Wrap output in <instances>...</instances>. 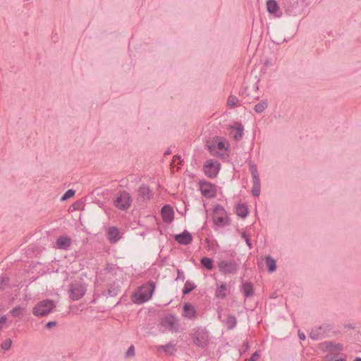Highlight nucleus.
Here are the masks:
<instances>
[{
	"label": "nucleus",
	"instance_id": "obj_1",
	"mask_svg": "<svg viewBox=\"0 0 361 361\" xmlns=\"http://www.w3.org/2000/svg\"><path fill=\"white\" fill-rule=\"evenodd\" d=\"M155 289V284L153 281H149L140 287L139 293L133 295V302L137 304H142L149 300Z\"/></svg>",
	"mask_w": 361,
	"mask_h": 361
},
{
	"label": "nucleus",
	"instance_id": "obj_2",
	"mask_svg": "<svg viewBox=\"0 0 361 361\" xmlns=\"http://www.w3.org/2000/svg\"><path fill=\"white\" fill-rule=\"evenodd\" d=\"M333 325L330 324H323L319 326L314 327L310 336L313 340H319L325 337H330L334 334Z\"/></svg>",
	"mask_w": 361,
	"mask_h": 361
},
{
	"label": "nucleus",
	"instance_id": "obj_3",
	"mask_svg": "<svg viewBox=\"0 0 361 361\" xmlns=\"http://www.w3.org/2000/svg\"><path fill=\"white\" fill-rule=\"evenodd\" d=\"M55 307L54 300L47 299L37 304L33 307L32 312L35 316L44 317L49 314Z\"/></svg>",
	"mask_w": 361,
	"mask_h": 361
},
{
	"label": "nucleus",
	"instance_id": "obj_4",
	"mask_svg": "<svg viewBox=\"0 0 361 361\" xmlns=\"http://www.w3.org/2000/svg\"><path fill=\"white\" fill-rule=\"evenodd\" d=\"M132 197L126 190L120 191L115 200V207L120 210H127L131 205Z\"/></svg>",
	"mask_w": 361,
	"mask_h": 361
},
{
	"label": "nucleus",
	"instance_id": "obj_5",
	"mask_svg": "<svg viewBox=\"0 0 361 361\" xmlns=\"http://www.w3.org/2000/svg\"><path fill=\"white\" fill-rule=\"evenodd\" d=\"M192 337L194 343L200 348H204L209 343V333L205 329L197 328L195 330Z\"/></svg>",
	"mask_w": 361,
	"mask_h": 361
},
{
	"label": "nucleus",
	"instance_id": "obj_6",
	"mask_svg": "<svg viewBox=\"0 0 361 361\" xmlns=\"http://www.w3.org/2000/svg\"><path fill=\"white\" fill-rule=\"evenodd\" d=\"M86 288L80 281H75L69 286L70 298L73 300L81 299L85 294Z\"/></svg>",
	"mask_w": 361,
	"mask_h": 361
},
{
	"label": "nucleus",
	"instance_id": "obj_7",
	"mask_svg": "<svg viewBox=\"0 0 361 361\" xmlns=\"http://www.w3.org/2000/svg\"><path fill=\"white\" fill-rule=\"evenodd\" d=\"M217 266L223 274H235L238 267L234 260H221L218 262Z\"/></svg>",
	"mask_w": 361,
	"mask_h": 361
},
{
	"label": "nucleus",
	"instance_id": "obj_8",
	"mask_svg": "<svg viewBox=\"0 0 361 361\" xmlns=\"http://www.w3.org/2000/svg\"><path fill=\"white\" fill-rule=\"evenodd\" d=\"M200 189L202 195L207 197H214L216 193L215 185L208 182H200Z\"/></svg>",
	"mask_w": 361,
	"mask_h": 361
},
{
	"label": "nucleus",
	"instance_id": "obj_9",
	"mask_svg": "<svg viewBox=\"0 0 361 361\" xmlns=\"http://www.w3.org/2000/svg\"><path fill=\"white\" fill-rule=\"evenodd\" d=\"M153 197L152 190L145 184H142L138 188L137 200L140 202H146Z\"/></svg>",
	"mask_w": 361,
	"mask_h": 361
},
{
	"label": "nucleus",
	"instance_id": "obj_10",
	"mask_svg": "<svg viewBox=\"0 0 361 361\" xmlns=\"http://www.w3.org/2000/svg\"><path fill=\"white\" fill-rule=\"evenodd\" d=\"M226 211L221 206L217 205L214 208V221L217 225H225L226 222V219L225 218Z\"/></svg>",
	"mask_w": 361,
	"mask_h": 361
},
{
	"label": "nucleus",
	"instance_id": "obj_11",
	"mask_svg": "<svg viewBox=\"0 0 361 361\" xmlns=\"http://www.w3.org/2000/svg\"><path fill=\"white\" fill-rule=\"evenodd\" d=\"M217 166V161H207L204 166V171L206 176L209 178H214L219 171Z\"/></svg>",
	"mask_w": 361,
	"mask_h": 361
},
{
	"label": "nucleus",
	"instance_id": "obj_12",
	"mask_svg": "<svg viewBox=\"0 0 361 361\" xmlns=\"http://www.w3.org/2000/svg\"><path fill=\"white\" fill-rule=\"evenodd\" d=\"M244 127L242 123L236 122L233 126H230V134L235 140H239L243 135Z\"/></svg>",
	"mask_w": 361,
	"mask_h": 361
},
{
	"label": "nucleus",
	"instance_id": "obj_13",
	"mask_svg": "<svg viewBox=\"0 0 361 361\" xmlns=\"http://www.w3.org/2000/svg\"><path fill=\"white\" fill-rule=\"evenodd\" d=\"M174 239L179 244L187 245L192 242V235L188 231H184L183 233L180 234L175 235Z\"/></svg>",
	"mask_w": 361,
	"mask_h": 361
},
{
	"label": "nucleus",
	"instance_id": "obj_14",
	"mask_svg": "<svg viewBox=\"0 0 361 361\" xmlns=\"http://www.w3.org/2000/svg\"><path fill=\"white\" fill-rule=\"evenodd\" d=\"M56 245L59 249L67 250L71 245V239L68 236H59L56 241Z\"/></svg>",
	"mask_w": 361,
	"mask_h": 361
},
{
	"label": "nucleus",
	"instance_id": "obj_15",
	"mask_svg": "<svg viewBox=\"0 0 361 361\" xmlns=\"http://www.w3.org/2000/svg\"><path fill=\"white\" fill-rule=\"evenodd\" d=\"M161 324L166 328H168L171 331H177V326L176 323V318L173 315L166 317L161 322Z\"/></svg>",
	"mask_w": 361,
	"mask_h": 361
},
{
	"label": "nucleus",
	"instance_id": "obj_16",
	"mask_svg": "<svg viewBox=\"0 0 361 361\" xmlns=\"http://www.w3.org/2000/svg\"><path fill=\"white\" fill-rule=\"evenodd\" d=\"M163 219L166 222H171L173 219V211L169 205H164L161 209Z\"/></svg>",
	"mask_w": 361,
	"mask_h": 361
},
{
	"label": "nucleus",
	"instance_id": "obj_17",
	"mask_svg": "<svg viewBox=\"0 0 361 361\" xmlns=\"http://www.w3.org/2000/svg\"><path fill=\"white\" fill-rule=\"evenodd\" d=\"M119 231L116 227L112 226L108 229L107 238L111 243H116L119 240Z\"/></svg>",
	"mask_w": 361,
	"mask_h": 361
},
{
	"label": "nucleus",
	"instance_id": "obj_18",
	"mask_svg": "<svg viewBox=\"0 0 361 361\" xmlns=\"http://www.w3.org/2000/svg\"><path fill=\"white\" fill-rule=\"evenodd\" d=\"M183 310H184L183 315L186 317L192 318L195 317V315L196 314V311H195L194 307L189 303L185 304Z\"/></svg>",
	"mask_w": 361,
	"mask_h": 361
},
{
	"label": "nucleus",
	"instance_id": "obj_19",
	"mask_svg": "<svg viewBox=\"0 0 361 361\" xmlns=\"http://www.w3.org/2000/svg\"><path fill=\"white\" fill-rule=\"evenodd\" d=\"M163 349L164 351L168 355H172L176 351V343L170 342L164 345H161L159 349Z\"/></svg>",
	"mask_w": 361,
	"mask_h": 361
},
{
	"label": "nucleus",
	"instance_id": "obj_20",
	"mask_svg": "<svg viewBox=\"0 0 361 361\" xmlns=\"http://www.w3.org/2000/svg\"><path fill=\"white\" fill-rule=\"evenodd\" d=\"M225 324L227 326V329H233L237 323L236 318L234 315L228 314L225 321Z\"/></svg>",
	"mask_w": 361,
	"mask_h": 361
},
{
	"label": "nucleus",
	"instance_id": "obj_21",
	"mask_svg": "<svg viewBox=\"0 0 361 361\" xmlns=\"http://www.w3.org/2000/svg\"><path fill=\"white\" fill-rule=\"evenodd\" d=\"M326 348L330 351H341L343 349V345L341 343H334L331 341L325 343Z\"/></svg>",
	"mask_w": 361,
	"mask_h": 361
},
{
	"label": "nucleus",
	"instance_id": "obj_22",
	"mask_svg": "<svg viewBox=\"0 0 361 361\" xmlns=\"http://www.w3.org/2000/svg\"><path fill=\"white\" fill-rule=\"evenodd\" d=\"M265 262L269 272H274L276 269V261L271 256H267L265 258Z\"/></svg>",
	"mask_w": 361,
	"mask_h": 361
},
{
	"label": "nucleus",
	"instance_id": "obj_23",
	"mask_svg": "<svg viewBox=\"0 0 361 361\" xmlns=\"http://www.w3.org/2000/svg\"><path fill=\"white\" fill-rule=\"evenodd\" d=\"M267 11L270 13H276L279 9V5L275 0H267Z\"/></svg>",
	"mask_w": 361,
	"mask_h": 361
},
{
	"label": "nucleus",
	"instance_id": "obj_24",
	"mask_svg": "<svg viewBox=\"0 0 361 361\" xmlns=\"http://www.w3.org/2000/svg\"><path fill=\"white\" fill-rule=\"evenodd\" d=\"M25 311V308L17 306L10 310L9 314L13 317H21Z\"/></svg>",
	"mask_w": 361,
	"mask_h": 361
},
{
	"label": "nucleus",
	"instance_id": "obj_25",
	"mask_svg": "<svg viewBox=\"0 0 361 361\" xmlns=\"http://www.w3.org/2000/svg\"><path fill=\"white\" fill-rule=\"evenodd\" d=\"M243 290L245 297L248 298L253 294V287L251 283H244L243 284Z\"/></svg>",
	"mask_w": 361,
	"mask_h": 361
},
{
	"label": "nucleus",
	"instance_id": "obj_26",
	"mask_svg": "<svg viewBox=\"0 0 361 361\" xmlns=\"http://www.w3.org/2000/svg\"><path fill=\"white\" fill-rule=\"evenodd\" d=\"M236 214L238 216L245 218L247 216V208L244 204H238L236 207Z\"/></svg>",
	"mask_w": 361,
	"mask_h": 361
},
{
	"label": "nucleus",
	"instance_id": "obj_27",
	"mask_svg": "<svg viewBox=\"0 0 361 361\" xmlns=\"http://www.w3.org/2000/svg\"><path fill=\"white\" fill-rule=\"evenodd\" d=\"M201 264L208 270H212L214 267L213 261L211 258L204 257L201 259Z\"/></svg>",
	"mask_w": 361,
	"mask_h": 361
},
{
	"label": "nucleus",
	"instance_id": "obj_28",
	"mask_svg": "<svg viewBox=\"0 0 361 361\" xmlns=\"http://www.w3.org/2000/svg\"><path fill=\"white\" fill-rule=\"evenodd\" d=\"M267 102L266 101H262L255 106L254 109L257 113H262L267 108Z\"/></svg>",
	"mask_w": 361,
	"mask_h": 361
},
{
	"label": "nucleus",
	"instance_id": "obj_29",
	"mask_svg": "<svg viewBox=\"0 0 361 361\" xmlns=\"http://www.w3.org/2000/svg\"><path fill=\"white\" fill-rule=\"evenodd\" d=\"M260 180H255L253 181V187L252 189V193L254 196L258 197L260 194Z\"/></svg>",
	"mask_w": 361,
	"mask_h": 361
},
{
	"label": "nucleus",
	"instance_id": "obj_30",
	"mask_svg": "<svg viewBox=\"0 0 361 361\" xmlns=\"http://www.w3.org/2000/svg\"><path fill=\"white\" fill-rule=\"evenodd\" d=\"M249 165H250V173H251L252 177L253 178V181L259 180V174H258V171H257V169L256 166L252 163H250Z\"/></svg>",
	"mask_w": 361,
	"mask_h": 361
},
{
	"label": "nucleus",
	"instance_id": "obj_31",
	"mask_svg": "<svg viewBox=\"0 0 361 361\" xmlns=\"http://www.w3.org/2000/svg\"><path fill=\"white\" fill-rule=\"evenodd\" d=\"M195 286L190 283L189 281H187L185 283L184 288L183 289V293L184 295L190 293L194 288Z\"/></svg>",
	"mask_w": 361,
	"mask_h": 361
},
{
	"label": "nucleus",
	"instance_id": "obj_32",
	"mask_svg": "<svg viewBox=\"0 0 361 361\" xmlns=\"http://www.w3.org/2000/svg\"><path fill=\"white\" fill-rule=\"evenodd\" d=\"M238 102H239V100L235 96L231 95L228 98L227 104L230 107L233 108V107L236 106Z\"/></svg>",
	"mask_w": 361,
	"mask_h": 361
},
{
	"label": "nucleus",
	"instance_id": "obj_33",
	"mask_svg": "<svg viewBox=\"0 0 361 361\" xmlns=\"http://www.w3.org/2000/svg\"><path fill=\"white\" fill-rule=\"evenodd\" d=\"M226 289V286L224 284H221L219 287H218V288L216 289V296L217 298H224L226 294L224 293V290Z\"/></svg>",
	"mask_w": 361,
	"mask_h": 361
},
{
	"label": "nucleus",
	"instance_id": "obj_34",
	"mask_svg": "<svg viewBox=\"0 0 361 361\" xmlns=\"http://www.w3.org/2000/svg\"><path fill=\"white\" fill-rule=\"evenodd\" d=\"M75 193V191L73 189L68 190L62 196L61 201L67 200L68 199L72 197Z\"/></svg>",
	"mask_w": 361,
	"mask_h": 361
},
{
	"label": "nucleus",
	"instance_id": "obj_35",
	"mask_svg": "<svg viewBox=\"0 0 361 361\" xmlns=\"http://www.w3.org/2000/svg\"><path fill=\"white\" fill-rule=\"evenodd\" d=\"M324 361H345L344 358H336L332 354H329L325 356Z\"/></svg>",
	"mask_w": 361,
	"mask_h": 361
},
{
	"label": "nucleus",
	"instance_id": "obj_36",
	"mask_svg": "<svg viewBox=\"0 0 361 361\" xmlns=\"http://www.w3.org/2000/svg\"><path fill=\"white\" fill-rule=\"evenodd\" d=\"M8 279L4 276L0 277V290H2L4 289L5 286L8 283Z\"/></svg>",
	"mask_w": 361,
	"mask_h": 361
},
{
	"label": "nucleus",
	"instance_id": "obj_37",
	"mask_svg": "<svg viewBox=\"0 0 361 361\" xmlns=\"http://www.w3.org/2000/svg\"><path fill=\"white\" fill-rule=\"evenodd\" d=\"M216 147L219 149L223 150L226 149V145H228V142L226 140H221L216 142Z\"/></svg>",
	"mask_w": 361,
	"mask_h": 361
},
{
	"label": "nucleus",
	"instance_id": "obj_38",
	"mask_svg": "<svg viewBox=\"0 0 361 361\" xmlns=\"http://www.w3.org/2000/svg\"><path fill=\"white\" fill-rule=\"evenodd\" d=\"M11 339H6L5 340L2 344H1V348L4 349V350H8L10 349L11 346Z\"/></svg>",
	"mask_w": 361,
	"mask_h": 361
},
{
	"label": "nucleus",
	"instance_id": "obj_39",
	"mask_svg": "<svg viewBox=\"0 0 361 361\" xmlns=\"http://www.w3.org/2000/svg\"><path fill=\"white\" fill-rule=\"evenodd\" d=\"M135 355V348L133 345H131L128 348L127 352H126V355L130 357V356H134Z\"/></svg>",
	"mask_w": 361,
	"mask_h": 361
},
{
	"label": "nucleus",
	"instance_id": "obj_40",
	"mask_svg": "<svg viewBox=\"0 0 361 361\" xmlns=\"http://www.w3.org/2000/svg\"><path fill=\"white\" fill-rule=\"evenodd\" d=\"M260 357V354H259V351L257 350L255 351L252 355L251 356V357L250 358L249 360H255V361H257V360Z\"/></svg>",
	"mask_w": 361,
	"mask_h": 361
},
{
	"label": "nucleus",
	"instance_id": "obj_41",
	"mask_svg": "<svg viewBox=\"0 0 361 361\" xmlns=\"http://www.w3.org/2000/svg\"><path fill=\"white\" fill-rule=\"evenodd\" d=\"M6 317L2 316L0 317V329L3 328L4 324L6 322Z\"/></svg>",
	"mask_w": 361,
	"mask_h": 361
},
{
	"label": "nucleus",
	"instance_id": "obj_42",
	"mask_svg": "<svg viewBox=\"0 0 361 361\" xmlns=\"http://www.w3.org/2000/svg\"><path fill=\"white\" fill-rule=\"evenodd\" d=\"M57 324V322L56 321H51L49 322L46 324V327L47 329H51L53 326H55Z\"/></svg>",
	"mask_w": 361,
	"mask_h": 361
},
{
	"label": "nucleus",
	"instance_id": "obj_43",
	"mask_svg": "<svg viewBox=\"0 0 361 361\" xmlns=\"http://www.w3.org/2000/svg\"><path fill=\"white\" fill-rule=\"evenodd\" d=\"M272 41H273V42L279 44H281L282 42H283L285 41V39H280L279 38H276L275 36H274Z\"/></svg>",
	"mask_w": 361,
	"mask_h": 361
},
{
	"label": "nucleus",
	"instance_id": "obj_44",
	"mask_svg": "<svg viewBox=\"0 0 361 361\" xmlns=\"http://www.w3.org/2000/svg\"><path fill=\"white\" fill-rule=\"evenodd\" d=\"M178 279L184 280V276H183V273L179 269H178V276L176 278V280H178Z\"/></svg>",
	"mask_w": 361,
	"mask_h": 361
},
{
	"label": "nucleus",
	"instance_id": "obj_45",
	"mask_svg": "<svg viewBox=\"0 0 361 361\" xmlns=\"http://www.w3.org/2000/svg\"><path fill=\"white\" fill-rule=\"evenodd\" d=\"M208 147L210 149V151H213L216 148V143H212L211 145H209Z\"/></svg>",
	"mask_w": 361,
	"mask_h": 361
},
{
	"label": "nucleus",
	"instance_id": "obj_46",
	"mask_svg": "<svg viewBox=\"0 0 361 361\" xmlns=\"http://www.w3.org/2000/svg\"><path fill=\"white\" fill-rule=\"evenodd\" d=\"M344 328L347 329H353L355 327L353 324H348L344 326Z\"/></svg>",
	"mask_w": 361,
	"mask_h": 361
},
{
	"label": "nucleus",
	"instance_id": "obj_47",
	"mask_svg": "<svg viewBox=\"0 0 361 361\" xmlns=\"http://www.w3.org/2000/svg\"><path fill=\"white\" fill-rule=\"evenodd\" d=\"M245 243H246V244L247 245L248 247H249L250 249H251V248H252V244H251V243H250V238H248L247 239H246V240H245Z\"/></svg>",
	"mask_w": 361,
	"mask_h": 361
},
{
	"label": "nucleus",
	"instance_id": "obj_48",
	"mask_svg": "<svg viewBox=\"0 0 361 361\" xmlns=\"http://www.w3.org/2000/svg\"><path fill=\"white\" fill-rule=\"evenodd\" d=\"M298 336H299V338L300 340H305V336L303 333H300L298 334Z\"/></svg>",
	"mask_w": 361,
	"mask_h": 361
},
{
	"label": "nucleus",
	"instance_id": "obj_49",
	"mask_svg": "<svg viewBox=\"0 0 361 361\" xmlns=\"http://www.w3.org/2000/svg\"><path fill=\"white\" fill-rule=\"evenodd\" d=\"M241 236L243 239H245V240L249 238V235H247L245 232H243Z\"/></svg>",
	"mask_w": 361,
	"mask_h": 361
},
{
	"label": "nucleus",
	"instance_id": "obj_50",
	"mask_svg": "<svg viewBox=\"0 0 361 361\" xmlns=\"http://www.w3.org/2000/svg\"><path fill=\"white\" fill-rule=\"evenodd\" d=\"M354 361H361V357H357Z\"/></svg>",
	"mask_w": 361,
	"mask_h": 361
},
{
	"label": "nucleus",
	"instance_id": "obj_51",
	"mask_svg": "<svg viewBox=\"0 0 361 361\" xmlns=\"http://www.w3.org/2000/svg\"><path fill=\"white\" fill-rule=\"evenodd\" d=\"M253 88H255V90H258V86L257 85H255L253 86Z\"/></svg>",
	"mask_w": 361,
	"mask_h": 361
},
{
	"label": "nucleus",
	"instance_id": "obj_52",
	"mask_svg": "<svg viewBox=\"0 0 361 361\" xmlns=\"http://www.w3.org/2000/svg\"><path fill=\"white\" fill-rule=\"evenodd\" d=\"M249 361H255V360H249Z\"/></svg>",
	"mask_w": 361,
	"mask_h": 361
}]
</instances>
